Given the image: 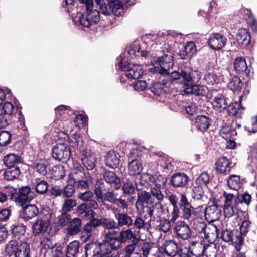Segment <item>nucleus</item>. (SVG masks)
I'll use <instances>...</instances> for the list:
<instances>
[{"instance_id":"obj_2","label":"nucleus","mask_w":257,"mask_h":257,"mask_svg":"<svg viewBox=\"0 0 257 257\" xmlns=\"http://www.w3.org/2000/svg\"><path fill=\"white\" fill-rule=\"evenodd\" d=\"M181 76L178 84L183 85V91L185 94H192L196 96L205 95L206 87L197 84L202 76V73L198 68L185 67V71Z\"/></svg>"},{"instance_id":"obj_28","label":"nucleus","mask_w":257,"mask_h":257,"mask_svg":"<svg viewBox=\"0 0 257 257\" xmlns=\"http://www.w3.org/2000/svg\"><path fill=\"white\" fill-rule=\"evenodd\" d=\"M116 210L118 212L115 214V217L117 221L116 223L118 228L123 226L130 227L133 225V220L131 216L127 213L120 212L118 209Z\"/></svg>"},{"instance_id":"obj_22","label":"nucleus","mask_w":257,"mask_h":257,"mask_svg":"<svg viewBox=\"0 0 257 257\" xmlns=\"http://www.w3.org/2000/svg\"><path fill=\"white\" fill-rule=\"evenodd\" d=\"M82 221L81 219L75 217L72 219L66 229V232L69 236L76 235L82 233Z\"/></svg>"},{"instance_id":"obj_12","label":"nucleus","mask_w":257,"mask_h":257,"mask_svg":"<svg viewBox=\"0 0 257 257\" xmlns=\"http://www.w3.org/2000/svg\"><path fill=\"white\" fill-rule=\"evenodd\" d=\"M227 38L223 34L219 33H212L208 39V44L213 50L218 51L226 45Z\"/></svg>"},{"instance_id":"obj_46","label":"nucleus","mask_w":257,"mask_h":257,"mask_svg":"<svg viewBox=\"0 0 257 257\" xmlns=\"http://www.w3.org/2000/svg\"><path fill=\"white\" fill-rule=\"evenodd\" d=\"M71 219V216L70 214L62 211L61 214L58 217L57 226L62 227L68 226Z\"/></svg>"},{"instance_id":"obj_18","label":"nucleus","mask_w":257,"mask_h":257,"mask_svg":"<svg viewBox=\"0 0 257 257\" xmlns=\"http://www.w3.org/2000/svg\"><path fill=\"white\" fill-rule=\"evenodd\" d=\"M189 180V177L186 174L177 172L170 177V185L174 188H183L187 186Z\"/></svg>"},{"instance_id":"obj_21","label":"nucleus","mask_w":257,"mask_h":257,"mask_svg":"<svg viewBox=\"0 0 257 257\" xmlns=\"http://www.w3.org/2000/svg\"><path fill=\"white\" fill-rule=\"evenodd\" d=\"M103 177L105 181L110 184L115 189L118 190L120 188L121 186L120 178L114 171L105 169Z\"/></svg>"},{"instance_id":"obj_41","label":"nucleus","mask_w":257,"mask_h":257,"mask_svg":"<svg viewBox=\"0 0 257 257\" xmlns=\"http://www.w3.org/2000/svg\"><path fill=\"white\" fill-rule=\"evenodd\" d=\"M234 70L238 74L246 71L247 66L245 59L243 57H237L234 62Z\"/></svg>"},{"instance_id":"obj_57","label":"nucleus","mask_w":257,"mask_h":257,"mask_svg":"<svg viewBox=\"0 0 257 257\" xmlns=\"http://www.w3.org/2000/svg\"><path fill=\"white\" fill-rule=\"evenodd\" d=\"M35 191L39 194L46 193L48 189V184L46 181H41L37 183L35 186Z\"/></svg>"},{"instance_id":"obj_19","label":"nucleus","mask_w":257,"mask_h":257,"mask_svg":"<svg viewBox=\"0 0 257 257\" xmlns=\"http://www.w3.org/2000/svg\"><path fill=\"white\" fill-rule=\"evenodd\" d=\"M22 206V208L19 212V216L25 221H28L32 219L36 216L39 212V209L34 204L29 205L25 204Z\"/></svg>"},{"instance_id":"obj_32","label":"nucleus","mask_w":257,"mask_h":257,"mask_svg":"<svg viewBox=\"0 0 257 257\" xmlns=\"http://www.w3.org/2000/svg\"><path fill=\"white\" fill-rule=\"evenodd\" d=\"M48 226V222L39 219L32 226L33 233L35 235L44 233L47 231Z\"/></svg>"},{"instance_id":"obj_10","label":"nucleus","mask_w":257,"mask_h":257,"mask_svg":"<svg viewBox=\"0 0 257 257\" xmlns=\"http://www.w3.org/2000/svg\"><path fill=\"white\" fill-rule=\"evenodd\" d=\"M91 243L96 246H98V248L111 255L115 252L118 253V249L120 248L122 243L119 236L109 242L102 240L101 242H91Z\"/></svg>"},{"instance_id":"obj_62","label":"nucleus","mask_w":257,"mask_h":257,"mask_svg":"<svg viewBox=\"0 0 257 257\" xmlns=\"http://www.w3.org/2000/svg\"><path fill=\"white\" fill-rule=\"evenodd\" d=\"M207 224L204 222H198L194 223L193 224V229L198 233H204L206 234V229Z\"/></svg>"},{"instance_id":"obj_26","label":"nucleus","mask_w":257,"mask_h":257,"mask_svg":"<svg viewBox=\"0 0 257 257\" xmlns=\"http://www.w3.org/2000/svg\"><path fill=\"white\" fill-rule=\"evenodd\" d=\"M107 5L110 15L112 13L116 16H121L124 14L123 4L119 0H107Z\"/></svg>"},{"instance_id":"obj_53","label":"nucleus","mask_w":257,"mask_h":257,"mask_svg":"<svg viewBox=\"0 0 257 257\" xmlns=\"http://www.w3.org/2000/svg\"><path fill=\"white\" fill-rule=\"evenodd\" d=\"M116 222L113 219L108 218H102V226L107 229H118Z\"/></svg>"},{"instance_id":"obj_8","label":"nucleus","mask_w":257,"mask_h":257,"mask_svg":"<svg viewBox=\"0 0 257 257\" xmlns=\"http://www.w3.org/2000/svg\"><path fill=\"white\" fill-rule=\"evenodd\" d=\"M173 84L170 83L169 81L162 79V81L158 80L153 83L147 89V93L151 92L154 95L160 96L162 94L170 93L173 90Z\"/></svg>"},{"instance_id":"obj_16","label":"nucleus","mask_w":257,"mask_h":257,"mask_svg":"<svg viewBox=\"0 0 257 257\" xmlns=\"http://www.w3.org/2000/svg\"><path fill=\"white\" fill-rule=\"evenodd\" d=\"M189 247L191 250V253L196 256L203 255L206 248L209 244H205L202 239H199L196 241L189 240Z\"/></svg>"},{"instance_id":"obj_25","label":"nucleus","mask_w":257,"mask_h":257,"mask_svg":"<svg viewBox=\"0 0 257 257\" xmlns=\"http://www.w3.org/2000/svg\"><path fill=\"white\" fill-rule=\"evenodd\" d=\"M146 182L150 185H154L155 187L161 188L166 183L167 180L162 175H152L151 174H146L145 175Z\"/></svg>"},{"instance_id":"obj_44","label":"nucleus","mask_w":257,"mask_h":257,"mask_svg":"<svg viewBox=\"0 0 257 257\" xmlns=\"http://www.w3.org/2000/svg\"><path fill=\"white\" fill-rule=\"evenodd\" d=\"M235 205L238 206L239 203H244L248 205L251 201V196L248 192H244L242 194L236 193Z\"/></svg>"},{"instance_id":"obj_52","label":"nucleus","mask_w":257,"mask_h":257,"mask_svg":"<svg viewBox=\"0 0 257 257\" xmlns=\"http://www.w3.org/2000/svg\"><path fill=\"white\" fill-rule=\"evenodd\" d=\"M69 140L74 144V146L77 148H80L83 146V138L77 133L75 132L72 134L71 136H70Z\"/></svg>"},{"instance_id":"obj_50","label":"nucleus","mask_w":257,"mask_h":257,"mask_svg":"<svg viewBox=\"0 0 257 257\" xmlns=\"http://www.w3.org/2000/svg\"><path fill=\"white\" fill-rule=\"evenodd\" d=\"M26 226L22 223H16L12 226V233L16 237L19 238L24 235Z\"/></svg>"},{"instance_id":"obj_11","label":"nucleus","mask_w":257,"mask_h":257,"mask_svg":"<svg viewBox=\"0 0 257 257\" xmlns=\"http://www.w3.org/2000/svg\"><path fill=\"white\" fill-rule=\"evenodd\" d=\"M36 197V194L31 191L29 186L20 187L17 196L15 197V201L24 206L27 203H30L32 200Z\"/></svg>"},{"instance_id":"obj_55","label":"nucleus","mask_w":257,"mask_h":257,"mask_svg":"<svg viewBox=\"0 0 257 257\" xmlns=\"http://www.w3.org/2000/svg\"><path fill=\"white\" fill-rule=\"evenodd\" d=\"M135 186L132 182H124L122 185V190L125 196L132 195L135 192Z\"/></svg>"},{"instance_id":"obj_17","label":"nucleus","mask_w":257,"mask_h":257,"mask_svg":"<svg viewBox=\"0 0 257 257\" xmlns=\"http://www.w3.org/2000/svg\"><path fill=\"white\" fill-rule=\"evenodd\" d=\"M174 232L179 238L183 240L188 239L191 235L189 225L184 221H178L176 222Z\"/></svg>"},{"instance_id":"obj_4","label":"nucleus","mask_w":257,"mask_h":257,"mask_svg":"<svg viewBox=\"0 0 257 257\" xmlns=\"http://www.w3.org/2000/svg\"><path fill=\"white\" fill-rule=\"evenodd\" d=\"M116 67L122 71H126V76L130 79H139L143 74V70L140 64H132L127 58L119 56L116 59Z\"/></svg>"},{"instance_id":"obj_36","label":"nucleus","mask_w":257,"mask_h":257,"mask_svg":"<svg viewBox=\"0 0 257 257\" xmlns=\"http://www.w3.org/2000/svg\"><path fill=\"white\" fill-rule=\"evenodd\" d=\"M153 198L150 193L146 191H142L138 194L136 204L142 206L144 203H153Z\"/></svg>"},{"instance_id":"obj_23","label":"nucleus","mask_w":257,"mask_h":257,"mask_svg":"<svg viewBox=\"0 0 257 257\" xmlns=\"http://www.w3.org/2000/svg\"><path fill=\"white\" fill-rule=\"evenodd\" d=\"M238 44L242 48L247 47L250 43L251 36L248 30L245 28L239 29L236 35Z\"/></svg>"},{"instance_id":"obj_56","label":"nucleus","mask_w":257,"mask_h":257,"mask_svg":"<svg viewBox=\"0 0 257 257\" xmlns=\"http://www.w3.org/2000/svg\"><path fill=\"white\" fill-rule=\"evenodd\" d=\"M140 239H135L131 241V243L128 244L124 247L123 249V253L125 256H129L133 253Z\"/></svg>"},{"instance_id":"obj_14","label":"nucleus","mask_w":257,"mask_h":257,"mask_svg":"<svg viewBox=\"0 0 257 257\" xmlns=\"http://www.w3.org/2000/svg\"><path fill=\"white\" fill-rule=\"evenodd\" d=\"M81 161L88 170H92L96 165V157L93 151L88 148L83 149L81 154Z\"/></svg>"},{"instance_id":"obj_63","label":"nucleus","mask_w":257,"mask_h":257,"mask_svg":"<svg viewBox=\"0 0 257 257\" xmlns=\"http://www.w3.org/2000/svg\"><path fill=\"white\" fill-rule=\"evenodd\" d=\"M186 112L190 116L196 114L198 111V108L194 103H187L185 107Z\"/></svg>"},{"instance_id":"obj_38","label":"nucleus","mask_w":257,"mask_h":257,"mask_svg":"<svg viewBox=\"0 0 257 257\" xmlns=\"http://www.w3.org/2000/svg\"><path fill=\"white\" fill-rule=\"evenodd\" d=\"M4 163L8 168L17 166V164L21 162V157L14 154L6 156L3 159Z\"/></svg>"},{"instance_id":"obj_5","label":"nucleus","mask_w":257,"mask_h":257,"mask_svg":"<svg viewBox=\"0 0 257 257\" xmlns=\"http://www.w3.org/2000/svg\"><path fill=\"white\" fill-rule=\"evenodd\" d=\"M55 119L53 122V126L55 128L62 127L65 128L68 124H72L71 116L74 115L75 113L70 106L61 105L55 109ZM69 127V125H67Z\"/></svg>"},{"instance_id":"obj_61","label":"nucleus","mask_w":257,"mask_h":257,"mask_svg":"<svg viewBox=\"0 0 257 257\" xmlns=\"http://www.w3.org/2000/svg\"><path fill=\"white\" fill-rule=\"evenodd\" d=\"M14 109V105L11 102L6 101L2 108L1 114L11 115L13 113Z\"/></svg>"},{"instance_id":"obj_6","label":"nucleus","mask_w":257,"mask_h":257,"mask_svg":"<svg viewBox=\"0 0 257 257\" xmlns=\"http://www.w3.org/2000/svg\"><path fill=\"white\" fill-rule=\"evenodd\" d=\"M5 252L9 257H30V248L26 242L12 240L5 247Z\"/></svg>"},{"instance_id":"obj_49","label":"nucleus","mask_w":257,"mask_h":257,"mask_svg":"<svg viewBox=\"0 0 257 257\" xmlns=\"http://www.w3.org/2000/svg\"><path fill=\"white\" fill-rule=\"evenodd\" d=\"M77 201L75 199L67 198L64 201L62 207V211L67 212L71 211L72 209L77 206Z\"/></svg>"},{"instance_id":"obj_42","label":"nucleus","mask_w":257,"mask_h":257,"mask_svg":"<svg viewBox=\"0 0 257 257\" xmlns=\"http://www.w3.org/2000/svg\"><path fill=\"white\" fill-rule=\"evenodd\" d=\"M21 172L18 166L7 168L4 173L5 178L8 180H13L17 178Z\"/></svg>"},{"instance_id":"obj_31","label":"nucleus","mask_w":257,"mask_h":257,"mask_svg":"<svg viewBox=\"0 0 257 257\" xmlns=\"http://www.w3.org/2000/svg\"><path fill=\"white\" fill-rule=\"evenodd\" d=\"M227 100L222 94H218L212 101L213 108L219 112L224 111L227 106Z\"/></svg>"},{"instance_id":"obj_45","label":"nucleus","mask_w":257,"mask_h":257,"mask_svg":"<svg viewBox=\"0 0 257 257\" xmlns=\"http://www.w3.org/2000/svg\"><path fill=\"white\" fill-rule=\"evenodd\" d=\"M227 185L231 189L238 190L241 186L240 176L230 175L227 180Z\"/></svg>"},{"instance_id":"obj_33","label":"nucleus","mask_w":257,"mask_h":257,"mask_svg":"<svg viewBox=\"0 0 257 257\" xmlns=\"http://www.w3.org/2000/svg\"><path fill=\"white\" fill-rule=\"evenodd\" d=\"M80 248L78 241H73L69 243L65 251L66 257H78Z\"/></svg>"},{"instance_id":"obj_24","label":"nucleus","mask_w":257,"mask_h":257,"mask_svg":"<svg viewBox=\"0 0 257 257\" xmlns=\"http://www.w3.org/2000/svg\"><path fill=\"white\" fill-rule=\"evenodd\" d=\"M232 164V162L226 157H222L216 162L215 169L217 173L227 174L230 171Z\"/></svg>"},{"instance_id":"obj_40","label":"nucleus","mask_w":257,"mask_h":257,"mask_svg":"<svg viewBox=\"0 0 257 257\" xmlns=\"http://www.w3.org/2000/svg\"><path fill=\"white\" fill-rule=\"evenodd\" d=\"M73 121L75 126L78 128H86L88 126V117L85 114L77 115Z\"/></svg>"},{"instance_id":"obj_9","label":"nucleus","mask_w":257,"mask_h":257,"mask_svg":"<svg viewBox=\"0 0 257 257\" xmlns=\"http://www.w3.org/2000/svg\"><path fill=\"white\" fill-rule=\"evenodd\" d=\"M52 155L54 159L66 162L70 159L71 156V149L66 143H58L54 146Z\"/></svg>"},{"instance_id":"obj_59","label":"nucleus","mask_w":257,"mask_h":257,"mask_svg":"<svg viewBox=\"0 0 257 257\" xmlns=\"http://www.w3.org/2000/svg\"><path fill=\"white\" fill-rule=\"evenodd\" d=\"M184 48L190 58H191L194 54L196 53V45L193 41H190L187 43Z\"/></svg>"},{"instance_id":"obj_27","label":"nucleus","mask_w":257,"mask_h":257,"mask_svg":"<svg viewBox=\"0 0 257 257\" xmlns=\"http://www.w3.org/2000/svg\"><path fill=\"white\" fill-rule=\"evenodd\" d=\"M161 248L165 254L170 257H174L178 250V244L173 240H166Z\"/></svg>"},{"instance_id":"obj_3","label":"nucleus","mask_w":257,"mask_h":257,"mask_svg":"<svg viewBox=\"0 0 257 257\" xmlns=\"http://www.w3.org/2000/svg\"><path fill=\"white\" fill-rule=\"evenodd\" d=\"M169 68L166 67L163 65L155 66L149 68V71L153 74L156 75L158 80L162 81V79L169 81L170 83L173 84V82L178 83L181 78V74L184 73L185 68L178 69L177 71H174L169 73Z\"/></svg>"},{"instance_id":"obj_48","label":"nucleus","mask_w":257,"mask_h":257,"mask_svg":"<svg viewBox=\"0 0 257 257\" xmlns=\"http://www.w3.org/2000/svg\"><path fill=\"white\" fill-rule=\"evenodd\" d=\"M69 183L62 188V196L63 198H71L76 192L75 186L73 183Z\"/></svg>"},{"instance_id":"obj_30","label":"nucleus","mask_w":257,"mask_h":257,"mask_svg":"<svg viewBox=\"0 0 257 257\" xmlns=\"http://www.w3.org/2000/svg\"><path fill=\"white\" fill-rule=\"evenodd\" d=\"M120 156L116 152L111 150L105 156L106 165L111 168H115L119 164Z\"/></svg>"},{"instance_id":"obj_43","label":"nucleus","mask_w":257,"mask_h":257,"mask_svg":"<svg viewBox=\"0 0 257 257\" xmlns=\"http://www.w3.org/2000/svg\"><path fill=\"white\" fill-rule=\"evenodd\" d=\"M244 12V18L247 23L250 26L252 30L257 32V21L256 18L252 14L250 9H246Z\"/></svg>"},{"instance_id":"obj_34","label":"nucleus","mask_w":257,"mask_h":257,"mask_svg":"<svg viewBox=\"0 0 257 257\" xmlns=\"http://www.w3.org/2000/svg\"><path fill=\"white\" fill-rule=\"evenodd\" d=\"M212 122V120L206 115H198L196 118L195 125L197 128H208Z\"/></svg>"},{"instance_id":"obj_37","label":"nucleus","mask_w":257,"mask_h":257,"mask_svg":"<svg viewBox=\"0 0 257 257\" xmlns=\"http://www.w3.org/2000/svg\"><path fill=\"white\" fill-rule=\"evenodd\" d=\"M143 167L138 159H134L128 164V171L131 175H139L142 171Z\"/></svg>"},{"instance_id":"obj_20","label":"nucleus","mask_w":257,"mask_h":257,"mask_svg":"<svg viewBox=\"0 0 257 257\" xmlns=\"http://www.w3.org/2000/svg\"><path fill=\"white\" fill-rule=\"evenodd\" d=\"M164 48L166 50H163V52L170 53V54H164L163 55L160 57H157L156 58V62L159 65H163L166 67L171 68L174 66V57L172 55V53L170 52L169 49L170 46L169 44H165Z\"/></svg>"},{"instance_id":"obj_29","label":"nucleus","mask_w":257,"mask_h":257,"mask_svg":"<svg viewBox=\"0 0 257 257\" xmlns=\"http://www.w3.org/2000/svg\"><path fill=\"white\" fill-rule=\"evenodd\" d=\"M76 174H70L68 177V182L73 183L78 189L87 190L88 189L89 184L87 181L84 180L81 177L77 176Z\"/></svg>"},{"instance_id":"obj_51","label":"nucleus","mask_w":257,"mask_h":257,"mask_svg":"<svg viewBox=\"0 0 257 257\" xmlns=\"http://www.w3.org/2000/svg\"><path fill=\"white\" fill-rule=\"evenodd\" d=\"M12 134L7 131L2 130L0 132V146H5L11 141Z\"/></svg>"},{"instance_id":"obj_54","label":"nucleus","mask_w":257,"mask_h":257,"mask_svg":"<svg viewBox=\"0 0 257 257\" xmlns=\"http://www.w3.org/2000/svg\"><path fill=\"white\" fill-rule=\"evenodd\" d=\"M223 195L225 198L224 205H233L237 209V205H235V194L227 193L226 192H224Z\"/></svg>"},{"instance_id":"obj_13","label":"nucleus","mask_w":257,"mask_h":257,"mask_svg":"<svg viewBox=\"0 0 257 257\" xmlns=\"http://www.w3.org/2000/svg\"><path fill=\"white\" fill-rule=\"evenodd\" d=\"M85 257H119V253L109 254L90 242L85 245Z\"/></svg>"},{"instance_id":"obj_1","label":"nucleus","mask_w":257,"mask_h":257,"mask_svg":"<svg viewBox=\"0 0 257 257\" xmlns=\"http://www.w3.org/2000/svg\"><path fill=\"white\" fill-rule=\"evenodd\" d=\"M168 200L173 208L170 220L162 218L157 221L159 230L164 233H167L171 228V222H174L180 216L184 220L189 221L192 219L195 209L184 193L180 194L178 197L170 194L168 196Z\"/></svg>"},{"instance_id":"obj_58","label":"nucleus","mask_w":257,"mask_h":257,"mask_svg":"<svg viewBox=\"0 0 257 257\" xmlns=\"http://www.w3.org/2000/svg\"><path fill=\"white\" fill-rule=\"evenodd\" d=\"M217 76L213 72H206L204 76V80L208 85H214L217 80Z\"/></svg>"},{"instance_id":"obj_60","label":"nucleus","mask_w":257,"mask_h":257,"mask_svg":"<svg viewBox=\"0 0 257 257\" xmlns=\"http://www.w3.org/2000/svg\"><path fill=\"white\" fill-rule=\"evenodd\" d=\"M231 89L235 91H239L241 89V81L240 78L237 76H234L232 78L229 82Z\"/></svg>"},{"instance_id":"obj_64","label":"nucleus","mask_w":257,"mask_h":257,"mask_svg":"<svg viewBox=\"0 0 257 257\" xmlns=\"http://www.w3.org/2000/svg\"><path fill=\"white\" fill-rule=\"evenodd\" d=\"M220 135L225 140L232 139L233 136L236 135V130H220Z\"/></svg>"},{"instance_id":"obj_39","label":"nucleus","mask_w":257,"mask_h":257,"mask_svg":"<svg viewBox=\"0 0 257 257\" xmlns=\"http://www.w3.org/2000/svg\"><path fill=\"white\" fill-rule=\"evenodd\" d=\"M118 236L122 243L126 242L128 240L132 241V240L135 239H140V237L137 236L135 233H133L131 229L120 231Z\"/></svg>"},{"instance_id":"obj_15","label":"nucleus","mask_w":257,"mask_h":257,"mask_svg":"<svg viewBox=\"0 0 257 257\" xmlns=\"http://www.w3.org/2000/svg\"><path fill=\"white\" fill-rule=\"evenodd\" d=\"M209 205L204 209V215L206 219L214 220L218 218L219 213L220 211L218 209L219 206L218 201L214 197L210 200Z\"/></svg>"},{"instance_id":"obj_35","label":"nucleus","mask_w":257,"mask_h":257,"mask_svg":"<svg viewBox=\"0 0 257 257\" xmlns=\"http://www.w3.org/2000/svg\"><path fill=\"white\" fill-rule=\"evenodd\" d=\"M49 164L47 161L45 160H40L38 162H36L34 164V170L42 176H45L48 172V169Z\"/></svg>"},{"instance_id":"obj_47","label":"nucleus","mask_w":257,"mask_h":257,"mask_svg":"<svg viewBox=\"0 0 257 257\" xmlns=\"http://www.w3.org/2000/svg\"><path fill=\"white\" fill-rule=\"evenodd\" d=\"M245 109V107L241 105V103L235 101L229 104L227 106V110L230 116L236 115L240 109Z\"/></svg>"},{"instance_id":"obj_7","label":"nucleus","mask_w":257,"mask_h":257,"mask_svg":"<svg viewBox=\"0 0 257 257\" xmlns=\"http://www.w3.org/2000/svg\"><path fill=\"white\" fill-rule=\"evenodd\" d=\"M220 238L225 242L235 245L237 251H239L243 244V238L237 229H225L221 231Z\"/></svg>"}]
</instances>
